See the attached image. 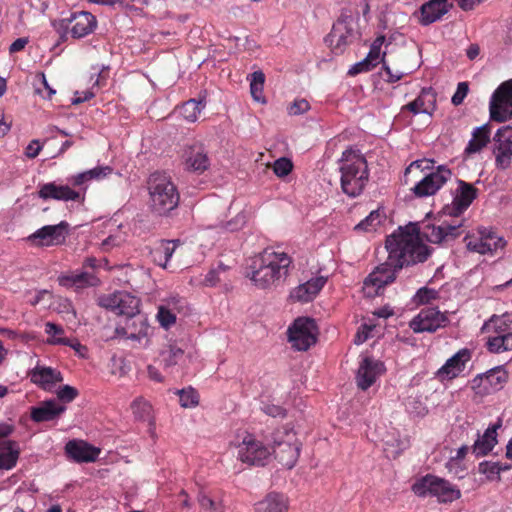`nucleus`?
<instances>
[{
	"mask_svg": "<svg viewBox=\"0 0 512 512\" xmlns=\"http://www.w3.org/2000/svg\"><path fill=\"white\" fill-rule=\"evenodd\" d=\"M462 223L426 224L422 228L417 222H409L399 227L386 239L385 246L389 256H430L432 249L424 241L442 244L454 240L460 235Z\"/></svg>",
	"mask_w": 512,
	"mask_h": 512,
	"instance_id": "obj_1",
	"label": "nucleus"
},
{
	"mask_svg": "<svg viewBox=\"0 0 512 512\" xmlns=\"http://www.w3.org/2000/svg\"><path fill=\"white\" fill-rule=\"evenodd\" d=\"M341 188L349 197L359 196L368 182L369 171L365 157L352 148L346 149L339 160Z\"/></svg>",
	"mask_w": 512,
	"mask_h": 512,
	"instance_id": "obj_2",
	"label": "nucleus"
},
{
	"mask_svg": "<svg viewBox=\"0 0 512 512\" xmlns=\"http://www.w3.org/2000/svg\"><path fill=\"white\" fill-rule=\"evenodd\" d=\"M150 207L158 215H165L177 207L179 193L165 173H153L148 180Z\"/></svg>",
	"mask_w": 512,
	"mask_h": 512,
	"instance_id": "obj_3",
	"label": "nucleus"
},
{
	"mask_svg": "<svg viewBox=\"0 0 512 512\" xmlns=\"http://www.w3.org/2000/svg\"><path fill=\"white\" fill-rule=\"evenodd\" d=\"M291 258H253L246 276L259 288H269L282 275L287 274Z\"/></svg>",
	"mask_w": 512,
	"mask_h": 512,
	"instance_id": "obj_4",
	"label": "nucleus"
},
{
	"mask_svg": "<svg viewBox=\"0 0 512 512\" xmlns=\"http://www.w3.org/2000/svg\"><path fill=\"white\" fill-rule=\"evenodd\" d=\"M359 35L357 22L351 12L342 10L324 41L334 53L339 54L342 53L348 45L358 39Z\"/></svg>",
	"mask_w": 512,
	"mask_h": 512,
	"instance_id": "obj_5",
	"label": "nucleus"
},
{
	"mask_svg": "<svg viewBox=\"0 0 512 512\" xmlns=\"http://www.w3.org/2000/svg\"><path fill=\"white\" fill-rule=\"evenodd\" d=\"M412 491L419 497L433 496L439 502L448 503L457 500L461 492L449 481L428 474L412 485Z\"/></svg>",
	"mask_w": 512,
	"mask_h": 512,
	"instance_id": "obj_6",
	"label": "nucleus"
},
{
	"mask_svg": "<svg viewBox=\"0 0 512 512\" xmlns=\"http://www.w3.org/2000/svg\"><path fill=\"white\" fill-rule=\"evenodd\" d=\"M388 261L380 264L365 280V285L371 284L376 288H382L392 283L396 278V273L402 269L404 265L422 263L427 258H412V261H407V258H387Z\"/></svg>",
	"mask_w": 512,
	"mask_h": 512,
	"instance_id": "obj_7",
	"label": "nucleus"
},
{
	"mask_svg": "<svg viewBox=\"0 0 512 512\" xmlns=\"http://www.w3.org/2000/svg\"><path fill=\"white\" fill-rule=\"evenodd\" d=\"M489 112L491 120L496 122L512 119V79L502 82L493 92Z\"/></svg>",
	"mask_w": 512,
	"mask_h": 512,
	"instance_id": "obj_8",
	"label": "nucleus"
},
{
	"mask_svg": "<svg viewBox=\"0 0 512 512\" xmlns=\"http://www.w3.org/2000/svg\"><path fill=\"white\" fill-rule=\"evenodd\" d=\"M96 18L89 12L81 11L71 14L68 18L53 21L52 25L58 32H66L70 24L71 34L74 38H82L91 32L96 27Z\"/></svg>",
	"mask_w": 512,
	"mask_h": 512,
	"instance_id": "obj_9",
	"label": "nucleus"
},
{
	"mask_svg": "<svg viewBox=\"0 0 512 512\" xmlns=\"http://www.w3.org/2000/svg\"><path fill=\"white\" fill-rule=\"evenodd\" d=\"M99 305L127 318L139 312L140 300L128 292L117 291L100 297Z\"/></svg>",
	"mask_w": 512,
	"mask_h": 512,
	"instance_id": "obj_10",
	"label": "nucleus"
},
{
	"mask_svg": "<svg viewBox=\"0 0 512 512\" xmlns=\"http://www.w3.org/2000/svg\"><path fill=\"white\" fill-rule=\"evenodd\" d=\"M151 330L152 328L148 323L147 317L138 312L127 317L124 321V325L117 326L115 334L139 343H141L142 340H145L144 346H147Z\"/></svg>",
	"mask_w": 512,
	"mask_h": 512,
	"instance_id": "obj_11",
	"label": "nucleus"
},
{
	"mask_svg": "<svg viewBox=\"0 0 512 512\" xmlns=\"http://www.w3.org/2000/svg\"><path fill=\"white\" fill-rule=\"evenodd\" d=\"M493 155L495 166L499 170H507L512 162V127L503 126L493 136Z\"/></svg>",
	"mask_w": 512,
	"mask_h": 512,
	"instance_id": "obj_12",
	"label": "nucleus"
},
{
	"mask_svg": "<svg viewBox=\"0 0 512 512\" xmlns=\"http://www.w3.org/2000/svg\"><path fill=\"white\" fill-rule=\"evenodd\" d=\"M315 328L314 320L309 318H298L288 328V340L292 347L298 351H306L316 342L313 333Z\"/></svg>",
	"mask_w": 512,
	"mask_h": 512,
	"instance_id": "obj_13",
	"label": "nucleus"
},
{
	"mask_svg": "<svg viewBox=\"0 0 512 512\" xmlns=\"http://www.w3.org/2000/svg\"><path fill=\"white\" fill-rule=\"evenodd\" d=\"M448 323L447 315L438 310L437 307H426L411 320L410 328L415 333H433L445 327Z\"/></svg>",
	"mask_w": 512,
	"mask_h": 512,
	"instance_id": "obj_14",
	"label": "nucleus"
},
{
	"mask_svg": "<svg viewBox=\"0 0 512 512\" xmlns=\"http://www.w3.org/2000/svg\"><path fill=\"white\" fill-rule=\"evenodd\" d=\"M270 456L269 448L251 435L246 436L238 446V459L249 465L264 466Z\"/></svg>",
	"mask_w": 512,
	"mask_h": 512,
	"instance_id": "obj_15",
	"label": "nucleus"
},
{
	"mask_svg": "<svg viewBox=\"0 0 512 512\" xmlns=\"http://www.w3.org/2000/svg\"><path fill=\"white\" fill-rule=\"evenodd\" d=\"M479 237L470 238L467 241V248L471 252L486 254L496 253L498 249H503L506 241L498 236L491 228L481 227L478 229Z\"/></svg>",
	"mask_w": 512,
	"mask_h": 512,
	"instance_id": "obj_16",
	"label": "nucleus"
},
{
	"mask_svg": "<svg viewBox=\"0 0 512 512\" xmlns=\"http://www.w3.org/2000/svg\"><path fill=\"white\" fill-rule=\"evenodd\" d=\"M451 171L445 166H439L424 176L411 190L418 198L434 195L451 177Z\"/></svg>",
	"mask_w": 512,
	"mask_h": 512,
	"instance_id": "obj_17",
	"label": "nucleus"
},
{
	"mask_svg": "<svg viewBox=\"0 0 512 512\" xmlns=\"http://www.w3.org/2000/svg\"><path fill=\"white\" fill-rule=\"evenodd\" d=\"M385 372L383 362L371 357L361 356L358 370L356 373L357 386L366 391L369 389L377 380V378Z\"/></svg>",
	"mask_w": 512,
	"mask_h": 512,
	"instance_id": "obj_18",
	"label": "nucleus"
},
{
	"mask_svg": "<svg viewBox=\"0 0 512 512\" xmlns=\"http://www.w3.org/2000/svg\"><path fill=\"white\" fill-rule=\"evenodd\" d=\"M69 234V224L61 221L57 225H47L38 229L29 237V240L39 246H53L62 244Z\"/></svg>",
	"mask_w": 512,
	"mask_h": 512,
	"instance_id": "obj_19",
	"label": "nucleus"
},
{
	"mask_svg": "<svg viewBox=\"0 0 512 512\" xmlns=\"http://www.w3.org/2000/svg\"><path fill=\"white\" fill-rule=\"evenodd\" d=\"M477 197V189L470 183L458 180V188L451 205L443 208L446 215L457 217L462 214Z\"/></svg>",
	"mask_w": 512,
	"mask_h": 512,
	"instance_id": "obj_20",
	"label": "nucleus"
},
{
	"mask_svg": "<svg viewBox=\"0 0 512 512\" xmlns=\"http://www.w3.org/2000/svg\"><path fill=\"white\" fill-rule=\"evenodd\" d=\"M28 376L32 383L46 391H51L57 383L63 381L60 371L42 365H36L29 371Z\"/></svg>",
	"mask_w": 512,
	"mask_h": 512,
	"instance_id": "obj_21",
	"label": "nucleus"
},
{
	"mask_svg": "<svg viewBox=\"0 0 512 512\" xmlns=\"http://www.w3.org/2000/svg\"><path fill=\"white\" fill-rule=\"evenodd\" d=\"M327 281V276L312 278L305 283L295 287L290 292V299L297 302L307 303L312 301L321 291Z\"/></svg>",
	"mask_w": 512,
	"mask_h": 512,
	"instance_id": "obj_22",
	"label": "nucleus"
},
{
	"mask_svg": "<svg viewBox=\"0 0 512 512\" xmlns=\"http://www.w3.org/2000/svg\"><path fill=\"white\" fill-rule=\"evenodd\" d=\"M66 455L75 462H93L100 450L82 440H70L65 445Z\"/></svg>",
	"mask_w": 512,
	"mask_h": 512,
	"instance_id": "obj_23",
	"label": "nucleus"
},
{
	"mask_svg": "<svg viewBox=\"0 0 512 512\" xmlns=\"http://www.w3.org/2000/svg\"><path fill=\"white\" fill-rule=\"evenodd\" d=\"M39 198L43 200L54 199L58 201H78L80 193L71 189L68 185H58L55 182L46 183L40 186Z\"/></svg>",
	"mask_w": 512,
	"mask_h": 512,
	"instance_id": "obj_24",
	"label": "nucleus"
},
{
	"mask_svg": "<svg viewBox=\"0 0 512 512\" xmlns=\"http://www.w3.org/2000/svg\"><path fill=\"white\" fill-rule=\"evenodd\" d=\"M65 410V405L51 399L41 402L36 407H32L30 416L34 422H47L57 419Z\"/></svg>",
	"mask_w": 512,
	"mask_h": 512,
	"instance_id": "obj_25",
	"label": "nucleus"
},
{
	"mask_svg": "<svg viewBox=\"0 0 512 512\" xmlns=\"http://www.w3.org/2000/svg\"><path fill=\"white\" fill-rule=\"evenodd\" d=\"M452 4L448 0H429L425 2L420 8V23L422 25H430L445 15Z\"/></svg>",
	"mask_w": 512,
	"mask_h": 512,
	"instance_id": "obj_26",
	"label": "nucleus"
},
{
	"mask_svg": "<svg viewBox=\"0 0 512 512\" xmlns=\"http://www.w3.org/2000/svg\"><path fill=\"white\" fill-rule=\"evenodd\" d=\"M470 358L471 352L469 349L464 348L459 350L439 369L438 375L444 376L447 379L457 377L465 369V364Z\"/></svg>",
	"mask_w": 512,
	"mask_h": 512,
	"instance_id": "obj_27",
	"label": "nucleus"
},
{
	"mask_svg": "<svg viewBox=\"0 0 512 512\" xmlns=\"http://www.w3.org/2000/svg\"><path fill=\"white\" fill-rule=\"evenodd\" d=\"M404 108L415 115L420 113L432 115L436 110V93L431 87L423 88L419 96Z\"/></svg>",
	"mask_w": 512,
	"mask_h": 512,
	"instance_id": "obj_28",
	"label": "nucleus"
},
{
	"mask_svg": "<svg viewBox=\"0 0 512 512\" xmlns=\"http://www.w3.org/2000/svg\"><path fill=\"white\" fill-rule=\"evenodd\" d=\"M184 158L187 168L198 173L204 172L210 165L207 152L203 146L199 144L188 147V149L185 150Z\"/></svg>",
	"mask_w": 512,
	"mask_h": 512,
	"instance_id": "obj_29",
	"label": "nucleus"
},
{
	"mask_svg": "<svg viewBox=\"0 0 512 512\" xmlns=\"http://www.w3.org/2000/svg\"><path fill=\"white\" fill-rule=\"evenodd\" d=\"M301 443L296 438L295 441H288L284 446L273 449L275 457L278 461L288 469H292L300 455Z\"/></svg>",
	"mask_w": 512,
	"mask_h": 512,
	"instance_id": "obj_30",
	"label": "nucleus"
},
{
	"mask_svg": "<svg viewBox=\"0 0 512 512\" xmlns=\"http://www.w3.org/2000/svg\"><path fill=\"white\" fill-rule=\"evenodd\" d=\"M491 141V127L490 125L484 124L476 127L472 132V138L469 140L464 153L470 156L475 153H479L484 147Z\"/></svg>",
	"mask_w": 512,
	"mask_h": 512,
	"instance_id": "obj_31",
	"label": "nucleus"
},
{
	"mask_svg": "<svg viewBox=\"0 0 512 512\" xmlns=\"http://www.w3.org/2000/svg\"><path fill=\"white\" fill-rule=\"evenodd\" d=\"M59 284L63 287L84 288L87 286H96L99 283L98 278L88 272H72L70 274L58 277Z\"/></svg>",
	"mask_w": 512,
	"mask_h": 512,
	"instance_id": "obj_32",
	"label": "nucleus"
},
{
	"mask_svg": "<svg viewBox=\"0 0 512 512\" xmlns=\"http://www.w3.org/2000/svg\"><path fill=\"white\" fill-rule=\"evenodd\" d=\"M499 425L489 426L482 436H479L473 445V453L476 456L488 454L497 444V428Z\"/></svg>",
	"mask_w": 512,
	"mask_h": 512,
	"instance_id": "obj_33",
	"label": "nucleus"
},
{
	"mask_svg": "<svg viewBox=\"0 0 512 512\" xmlns=\"http://www.w3.org/2000/svg\"><path fill=\"white\" fill-rule=\"evenodd\" d=\"M19 454L17 442L12 440L0 442V469L10 470L15 467Z\"/></svg>",
	"mask_w": 512,
	"mask_h": 512,
	"instance_id": "obj_34",
	"label": "nucleus"
},
{
	"mask_svg": "<svg viewBox=\"0 0 512 512\" xmlns=\"http://www.w3.org/2000/svg\"><path fill=\"white\" fill-rule=\"evenodd\" d=\"M287 510V498L279 493L268 494L265 499L255 506V512H287Z\"/></svg>",
	"mask_w": 512,
	"mask_h": 512,
	"instance_id": "obj_35",
	"label": "nucleus"
},
{
	"mask_svg": "<svg viewBox=\"0 0 512 512\" xmlns=\"http://www.w3.org/2000/svg\"><path fill=\"white\" fill-rule=\"evenodd\" d=\"M484 388L481 390L485 394L500 390L507 382L508 374L502 366L490 369L486 373Z\"/></svg>",
	"mask_w": 512,
	"mask_h": 512,
	"instance_id": "obj_36",
	"label": "nucleus"
},
{
	"mask_svg": "<svg viewBox=\"0 0 512 512\" xmlns=\"http://www.w3.org/2000/svg\"><path fill=\"white\" fill-rule=\"evenodd\" d=\"M482 332H493L494 334H506L512 331V315H493L482 326Z\"/></svg>",
	"mask_w": 512,
	"mask_h": 512,
	"instance_id": "obj_37",
	"label": "nucleus"
},
{
	"mask_svg": "<svg viewBox=\"0 0 512 512\" xmlns=\"http://www.w3.org/2000/svg\"><path fill=\"white\" fill-rule=\"evenodd\" d=\"M206 107V93L198 99L186 101L180 108L182 116L189 122H195L201 111Z\"/></svg>",
	"mask_w": 512,
	"mask_h": 512,
	"instance_id": "obj_38",
	"label": "nucleus"
},
{
	"mask_svg": "<svg viewBox=\"0 0 512 512\" xmlns=\"http://www.w3.org/2000/svg\"><path fill=\"white\" fill-rule=\"evenodd\" d=\"M160 356L164 369L169 370L180 364L184 358V351L180 347L170 344L161 351Z\"/></svg>",
	"mask_w": 512,
	"mask_h": 512,
	"instance_id": "obj_39",
	"label": "nucleus"
},
{
	"mask_svg": "<svg viewBox=\"0 0 512 512\" xmlns=\"http://www.w3.org/2000/svg\"><path fill=\"white\" fill-rule=\"evenodd\" d=\"M385 220L386 214L383 210H373L364 220L355 226V230H361L365 232L375 231L377 227L385 222Z\"/></svg>",
	"mask_w": 512,
	"mask_h": 512,
	"instance_id": "obj_40",
	"label": "nucleus"
},
{
	"mask_svg": "<svg viewBox=\"0 0 512 512\" xmlns=\"http://www.w3.org/2000/svg\"><path fill=\"white\" fill-rule=\"evenodd\" d=\"M265 82V75L262 71H255L251 74L250 80V92L252 98L260 103H265V97L263 95V87Z\"/></svg>",
	"mask_w": 512,
	"mask_h": 512,
	"instance_id": "obj_41",
	"label": "nucleus"
},
{
	"mask_svg": "<svg viewBox=\"0 0 512 512\" xmlns=\"http://www.w3.org/2000/svg\"><path fill=\"white\" fill-rule=\"evenodd\" d=\"M385 42V36H378L370 46V50L365 57L366 61H368L372 67H376L379 63L385 62L386 53L381 54V47Z\"/></svg>",
	"mask_w": 512,
	"mask_h": 512,
	"instance_id": "obj_42",
	"label": "nucleus"
},
{
	"mask_svg": "<svg viewBox=\"0 0 512 512\" xmlns=\"http://www.w3.org/2000/svg\"><path fill=\"white\" fill-rule=\"evenodd\" d=\"M180 246H183V243L179 240H157L155 241L153 247L150 249L149 253H156L162 256H172L175 253L176 249Z\"/></svg>",
	"mask_w": 512,
	"mask_h": 512,
	"instance_id": "obj_43",
	"label": "nucleus"
},
{
	"mask_svg": "<svg viewBox=\"0 0 512 512\" xmlns=\"http://www.w3.org/2000/svg\"><path fill=\"white\" fill-rule=\"evenodd\" d=\"M272 443H273V449L277 448L279 446H284L285 442L295 441L296 433L294 432L293 428H290L288 426H283L279 429H276L272 433Z\"/></svg>",
	"mask_w": 512,
	"mask_h": 512,
	"instance_id": "obj_44",
	"label": "nucleus"
},
{
	"mask_svg": "<svg viewBox=\"0 0 512 512\" xmlns=\"http://www.w3.org/2000/svg\"><path fill=\"white\" fill-rule=\"evenodd\" d=\"M177 394L179 395L180 405L183 408H192L199 403V394L192 387L181 389L177 391Z\"/></svg>",
	"mask_w": 512,
	"mask_h": 512,
	"instance_id": "obj_45",
	"label": "nucleus"
},
{
	"mask_svg": "<svg viewBox=\"0 0 512 512\" xmlns=\"http://www.w3.org/2000/svg\"><path fill=\"white\" fill-rule=\"evenodd\" d=\"M132 410H133V414L135 415V417L137 419H140V420H150V416H151V405L146 402V401H143V400H135L133 403H132Z\"/></svg>",
	"mask_w": 512,
	"mask_h": 512,
	"instance_id": "obj_46",
	"label": "nucleus"
},
{
	"mask_svg": "<svg viewBox=\"0 0 512 512\" xmlns=\"http://www.w3.org/2000/svg\"><path fill=\"white\" fill-rule=\"evenodd\" d=\"M230 267L223 264L222 262L218 263V266L212 268L206 275L204 283L207 286H215L219 283L221 279V274H224Z\"/></svg>",
	"mask_w": 512,
	"mask_h": 512,
	"instance_id": "obj_47",
	"label": "nucleus"
},
{
	"mask_svg": "<svg viewBox=\"0 0 512 512\" xmlns=\"http://www.w3.org/2000/svg\"><path fill=\"white\" fill-rule=\"evenodd\" d=\"M437 297L438 292L436 290L427 287H422L416 292L413 300L418 305H424L432 300L437 299Z\"/></svg>",
	"mask_w": 512,
	"mask_h": 512,
	"instance_id": "obj_48",
	"label": "nucleus"
},
{
	"mask_svg": "<svg viewBox=\"0 0 512 512\" xmlns=\"http://www.w3.org/2000/svg\"><path fill=\"white\" fill-rule=\"evenodd\" d=\"M479 473L486 475L489 480L499 479L498 462L483 461L478 466Z\"/></svg>",
	"mask_w": 512,
	"mask_h": 512,
	"instance_id": "obj_49",
	"label": "nucleus"
},
{
	"mask_svg": "<svg viewBox=\"0 0 512 512\" xmlns=\"http://www.w3.org/2000/svg\"><path fill=\"white\" fill-rule=\"evenodd\" d=\"M198 501L200 505V512H223L221 503L215 502L205 494H200Z\"/></svg>",
	"mask_w": 512,
	"mask_h": 512,
	"instance_id": "obj_50",
	"label": "nucleus"
},
{
	"mask_svg": "<svg viewBox=\"0 0 512 512\" xmlns=\"http://www.w3.org/2000/svg\"><path fill=\"white\" fill-rule=\"evenodd\" d=\"M504 334H494L488 337L486 341V346L489 352L491 353H502L505 352V340Z\"/></svg>",
	"mask_w": 512,
	"mask_h": 512,
	"instance_id": "obj_51",
	"label": "nucleus"
},
{
	"mask_svg": "<svg viewBox=\"0 0 512 512\" xmlns=\"http://www.w3.org/2000/svg\"><path fill=\"white\" fill-rule=\"evenodd\" d=\"M292 168L291 160L285 157L277 159L273 164V171L279 177L287 176L292 171Z\"/></svg>",
	"mask_w": 512,
	"mask_h": 512,
	"instance_id": "obj_52",
	"label": "nucleus"
},
{
	"mask_svg": "<svg viewBox=\"0 0 512 512\" xmlns=\"http://www.w3.org/2000/svg\"><path fill=\"white\" fill-rule=\"evenodd\" d=\"M157 319L162 327L168 329L175 323L176 316L169 309L161 306L158 309Z\"/></svg>",
	"mask_w": 512,
	"mask_h": 512,
	"instance_id": "obj_53",
	"label": "nucleus"
},
{
	"mask_svg": "<svg viewBox=\"0 0 512 512\" xmlns=\"http://www.w3.org/2000/svg\"><path fill=\"white\" fill-rule=\"evenodd\" d=\"M78 390L70 385H64L57 391V397L63 402H72L78 396Z\"/></svg>",
	"mask_w": 512,
	"mask_h": 512,
	"instance_id": "obj_54",
	"label": "nucleus"
},
{
	"mask_svg": "<svg viewBox=\"0 0 512 512\" xmlns=\"http://www.w3.org/2000/svg\"><path fill=\"white\" fill-rule=\"evenodd\" d=\"M261 410L268 416L271 417H285L286 416V410L279 406L272 403H263Z\"/></svg>",
	"mask_w": 512,
	"mask_h": 512,
	"instance_id": "obj_55",
	"label": "nucleus"
},
{
	"mask_svg": "<svg viewBox=\"0 0 512 512\" xmlns=\"http://www.w3.org/2000/svg\"><path fill=\"white\" fill-rule=\"evenodd\" d=\"M469 91L468 83L467 82H460L457 85L456 92L452 96V103L455 106H458L463 103L465 97L467 96Z\"/></svg>",
	"mask_w": 512,
	"mask_h": 512,
	"instance_id": "obj_56",
	"label": "nucleus"
},
{
	"mask_svg": "<svg viewBox=\"0 0 512 512\" xmlns=\"http://www.w3.org/2000/svg\"><path fill=\"white\" fill-rule=\"evenodd\" d=\"M86 173L91 180H100L110 175L112 173V168L110 166H98L87 170Z\"/></svg>",
	"mask_w": 512,
	"mask_h": 512,
	"instance_id": "obj_57",
	"label": "nucleus"
},
{
	"mask_svg": "<svg viewBox=\"0 0 512 512\" xmlns=\"http://www.w3.org/2000/svg\"><path fill=\"white\" fill-rule=\"evenodd\" d=\"M310 108V105L307 100L305 99H299L295 100L292 104H290L288 108V113L290 115H300L308 111Z\"/></svg>",
	"mask_w": 512,
	"mask_h": 512,
	"instance_id": "obj_58",
	"label": "nucleus"
},
{
	"mask_svg": "<svg viewBox=\"0 0 512 512\" xmlns=\"http://www.w3.org/2000/svg\"><path fill=\"white\" fill-rule=\"evenodd\" d=\"M87 266L91 268H104L106 270L121 269L122 266L110 267L107 258H87Z\"/></svg>",
	"mask_w": 512,
	"mask_h": 512,
	"instance_id": "obj_59",
	"label": "nucleus"
},
{
	"mask_svg": "<svg viewBox=\"0 0 512 512\" xmlns=\"http://www.w3.org/2000/svg\"><path fill=\"white\" fill-rule=\"evenodd\" d=\"M374 67H372V65L366 61V59L364 58L362 61L354 64L348 71V74L349 75H357L359 73H362V72H368L370 70H372Z\"/></svg>",
	"mask_w": 512,
	"mask_h": 512,
	"instance_id": "obj_60",
	"label": "nucleus"
},
{
	"mask_svg": "<svg viewBox=\"0 0 512 512\" xmlns=\"http://www.w3.org/2000/svg\"><path fill=\"white\" fill-rule=\"evenodd\" d=\"M371 330V327H369L368 325H362L361 329L355 335L354 343L356 345H360L364 343L366 340H368Z\"/></svg>",
	"mask_w": 512,
	"mask_h": 512,
	"instance_id": "obj_61",
	"label": "nucleus"
},
{
	"mask_svg": "<svg viewBox=\"0 0 512 512\" xmlns=\"http://www.w3.org/2000/svg\"><path fill=\"white\" fill-rule=\"evenodd\" d=\"M41 149L42 146L40 145L39 141L32 140L26 147L25 155L31 159L36 158L39 155Z\"/></svg>",
	"mask_w": 512,
	"mask_h": 512,
	"instance_id": "obj_62",
	"label": "nucleus"
},
{
	"mask_svg": "<svg viewBox=\"0 0 512 512\" xmlns=\"http://www.w3.org/2000/svg\"><path fill=\"white\" fill-rule=\"evenodd\" d=\"M45 332L51 335L52 338H61L60 335L64 333L63 328L53 322H47L45 324Z\"/></svg>",
	"mask_w": 512,
	"mask_h": 512,
	"instance_id": "obj_63",
	"label": "nucleus"
},
{
	"mask_svg": "<svg viewBox=\"0 0 512 512\" xmlns=\"http://www.w3.org/2000/svg\"><path fill=\"white\" fill-rule=\"evenodd\" d=\"M382 68L387 75L386 81L389 83H395L404 76L403 72L397 71L396 73H393L391 68L386 64V62H383Z\"/></svg>",
	"mask_w": 512,
	"mask_h": 512,
	"instance_id": "obj_64",
	"label": "nucleus"
}]
</instances>
